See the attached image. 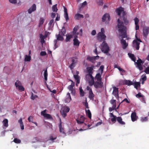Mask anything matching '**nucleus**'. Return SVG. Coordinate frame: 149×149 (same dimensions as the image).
Here are the masks:
<instances>
[{
    "instance_id": "8",
    "label": "nucleus",
    "mask_w": 149,
    "mask_h": 149,
    "mask_svg": "<svg viewBox=\"0 0 149 149\" xmlns=\"http://www.w3.org/2000/svg\"><path fill=\"white\" fill-rule=\"evenodd\" d=\"M113 90L112 94L115 96L117 99L119 98L118 88L115 86L113 87Z\"/></svg>"
},
{
    "instance_id": "23",
    "label": "nucleus",
    "mask_w": 149,
    "mask_h": 149,
    "mask_svg": "<svg viewBox=\"0 0 149 149\" xmlns=\"http://www.w3.org/2000/svg\"><path fill=\"white\" fill-rule=\"evenodd\" d=\"M123 19L124 23L125 25H127L129 23V20L127 18L126 16L125 15L123 17Z\"/></svg>"
},
{
    "instance_id": "17",
    "label": "nucleus",
    "mask_w": 149,
    "mask_h": 149,
    "mask_svg": "<svg viewBox=\"0 0 149 149\" xmlns=\"http://www.w3.org/2000/svg\"><path fill=\"white\" fill-rule=\"evenodd\" d=\"M36 6L35 4H33L31 7L28 10V12L29 14L31 13L32 12L36 10Z\"/></svg>"
},
{
    "instance_id": "31",
    "label": "nucleus",
    "mask_w": 149,
    "mask_h": 149,
    "mask_svg": "<svg viewBox=\"0 0 149 149\" xmlns=\"http://www.w3.org/2000/svg\"><path fill=\"white\" fill-rule=\"evenodd\" d=\"M56 37L57 38V40H58L63 41V36L61 35L60 34H58V35H56Z\"/></svg>"
},
{
    "instance_id": "52",
    "label": "nucleus",
    "mask_w": 149,
    "mask_h": 149,
    "mask_svg": "<svg viewBox=\"0 0 149 149\" xmlns=\"http://www.w3.org/2000/svg\"><path fill=\"white\" fill-rule=\"evenodd\" d=\"M117 118L116 116H115L114 117H113L111 118V121L113 123H115L116 122V120H117Z\"/></svg>"
},
{
    "instance_id": "16",
    "label": "nucleus",
    "mask_w": 149,
    "mask_h": 149,
    "mask_svg": "<svg viewBox=\"0 0 149 149\" xmlns=\"http://www.w3.org/2000/svg\"><path fill=\"white\" fill-rule=\"evenodd\" d=\"M93 66L87 67L86 71V73L88 74H92L93 73Z\"/></svg>"
},
{
    "instance_id": "36",
    "label": "nucleus",
    "mask_w": 149,
    "mask_h": 149,
    "mask_svg": "<svg viewBox=\"0 0 149 149\" xmlns=\"http://www.w3.org/2000/svg\"><path fill=\"white\" fill-rule=\"evenodd\" d=\"M66 30L65 28H63L59 32V34H60L61 36H64L66 33Z\"/></svg>"
},
{
    "instance_id": "61",
    "label": "nucleus",
    "mask_w": 149,
    "mask_h": 149,
    "mask_svg": "<svg viewBox=\"0 0 149 149\" xmlns=\"http://www.w3.org/2000/svg\"><path fill=\"white\" fill-rule=\"evenodd\" d=\"M143 95H141V93H139L136 95V97L137 98H140L142 97Z\"/></svg>"
},
{
    "instance_id": "59",
    "label": "nucleus",
    "mask_w": 149,
    "mask_h": 149,
    "mask_svg": "<svg viewBox=\"0 0 149 149\" xmlns=\"http://www.w3.org/2000/svg\"><path fill=\"white\" fill-rule=\"evenodd\" d=\"M61 114L63 117H65L67 116V113L66 112L63 110L61 112Z\"/></svg>"
},
{
    "instance_id": "5",
    "label": "nucleus",
    "mask_w": 149,
    "mask_h": 149,
    "mask_svg": "<svg viewBox=\"0 0 149 149\" xmlns=\"http://www.w3.org/2000/svg\"><path fill=\"white\" fill-rule=\"evenodd\" d=\"M106 38V36L104 34L100 32L98 33L97 36V39L100 42L104 41Z\"/></svg>"
},
{
    "instance_id": "3",
    "label": "nucleus",
    "mask_w": 149,
    "mask_h": 149,
    "mask_svg": "<svg viewBox=\"0 0 149 149\" xmlns=\"http://www.w3.org/2000/svg\"><path fill=\"white\" fill-rule=\"evenodd\" d=\"M86 80L89 81L90 85L92 86L93 85L94 78L92 74H87L85 76Z\"/></svg>"
},
{
    "instance_id": "13",
    "label": "nucleus",
    "mask_w": 149,
    "mask_h": 149,
    "mask_svg": "<svg viewBox=\"0 0 149 149\" xmlns=\"http://www.w3.org/2000/svg\"><path fill=\"white\" fill-rule=\"evenodd\" d=\"M140 42L137 41V40H134L133 41V47L136 49V50H138L139 49Z\"/></svg>"
},
{
    "instance_id": "40",
    "label": "nucleus",
    "mask_w": 149,
    "mask_h": 149,
    "mask_svg": "<svg viewBox=\"0 0 149 149\" xmlns=\"http://www.w3.org/2000/svg\"><path fill=\"white\" fill-rule=\"evenodd\" d=\"M86 114L89 118L91 119V114L89 110H86Z\"/></svg>"
},
{
    "instance_id": "27",
    "label": "nucleus",
    "mask_w": 149,
    "mask_h": 149,
    "mask_svg": "<svg viewBox=\"0 0 149 149\" xmlns=\"http://www.w3.org/2000/svg\"><path fill=\"white\" fill-rule=\"evenodd\" d=\"M88 97L90 100L94 99V95L93 92L92 90H90L89 92Z\"/></svg>"
},
{
    "instance_id": "37",
    "label": "nucleus",
    "mask_w": 149,
    "mask_h": 149,
    "mask_svg": "<svg viewBox=\"0 0 149 149\" xmlns=\"http://www.w3.org/2000/svg\"><path fill=\"white\" fill-rule=\"evenodd\" d=\"M78 29V26H75L73 29V31L72 32V33L73 35L75 36L76 35L77 33L79 34V33H77V31Z\"/></svg>"
},
{
    "instance_id": "44",
    "label": "nucleus",
    "mask_w": 149,
    "mask_h": 149,
    "mask_svg": "<svg viewBox=\"0 0 149 149\" xmlns=\"http://www.w3.org/2000/svg\"><path fill=\"white\" fill-rule=\"evenodd\" d=\"M45 20V19L43 18H41L40 20V22L39 23V26H41L44 23V21Z\"/></svg>"
},
{
    "instance_id": "46",
    "label": "nucleus",
    "mask_w": 149,
    "mask_h": 149,
    "mask_svg": "<svg viewBox=\"0 0 149 149\" xmlns=\"http://www.w3.org/2000/svg\"><path fill=\"white\" fill-rule=\"evenodd\" d=\"M116 107V104H114L113 106L112 107H109V111L110 112L112 111L113 110L115 109Z\"/></svg>"
},
{
    "instance_id": "18",
    "label": "nucleus",
    "mask_w": 149,
    "mask_h": 149,
    "mask_svg": "<svg viewBox=\"0 0 149 149\" xmlns=\"http://www.w3.org/2000/svg\"><path fill=\"white\" fill-rule=\"evenodd\" d=\"M149 27H145L143 29V36L146 37L149 33Z\"/></svg>"
},
{
    "instance_id": "50",
    "label": "nucleus",
    "mask_w": 149,
    "mask_h": 149,
    "mask_svg": "<svg viewBox=\"0 0 149 149\" xmlns=\"http://www.w3.org/2000/svg\"><path fill=\"white\" fill-rule=\"evenodd\" d=\"M79 91L80 96L82 97L84 96V93L81 88H80Z\"/></svg>"
},
{
    "instance_id": "45",
    "label": "nucleus",
    "mask_w": 149,
    "mask_h": 149,
    "mask_svg": "<svg viewBox=\"0 0 149 149\" xmlns=\"http://www.w3.org/2000/svg\"><path fill=\"white\" fill-rule=\"evenodd\" d=\"M97 4L100 6H102L103 4V0H97Z\"/></svg>"
},
{
    "instance_id": "33",
    "label": "nucleus",
    "mask_w": 149,
    "mask_h": 149,
    "mask_svg": "<svg viewBox=\"0 0 149 149\" xmlns=\"http://www.w3.org/2000/svg\"><path fill=\"white\" fill-rule=\"evenodd\" d=\"M47 37L46 36L45 37L43 36L42 34H40V42L42 44H43L45 42L44 40V38Z\"/></svg>"
},
{
    "instance_id": "41",
    "label": "nucleus",
    "mask_w": 149,
    "mask_h": 149,
    "mask_svg": "<svg viewBox=\"0 0 149 149\" xmlns=\"http://www.w3.org/2000/svg\"><path fill=\"white\" fill-rule=\"evenodd\" d=\"M44 75V76L45 79V81H47V80L48 76L47 69H46V70L45 71Z\"/></svg>"
},
{
    "instance_id": "39",
    "label": "nucleus",
    "mask_w": 149,
    "mask_h": 149,
    "mask_svg": "<svg viewBox=\"0 0 149 149\" xmlns=\"http://www.w3.org/2000/svg\"><path fill=\"white\" fill-rule=\"evenodd\" d=\"M31 57L30 56H28L26 55L25 56L24 61H30L31 60Z\"/></svg>"
},
{
    "instance_id": "4",
    "label": "nucleus",
    "mask_w": 149,
    "mask_h": 149,
    "mask_svg": "<svg viewBox=\"0 0 149 149\" xmlns=\"http://www.w3.org/2000/svg\"><path fill=\"white\" fill-rule=\"evenodd\" d=\"M15 85L16 89H18L20 91L22 92L24 91V88L22 86L21 82L18 80L16 81L15 82Z\"/></svg>"
},
{
    "instance_id": "1",
    "label": "nucleus",
    "mask_w": 149,
    "mask_h": 149,
    "mask_svg": "<svg viewBox=\"0 0 149 149\" xmlns=\"http://www.w3.org/2000/svg\"><path fill=\"white\" fill-rule=\"evenodd\" d=\"M117 27L118 29V31L121 34V36L122 38H126L127 37L126 33V27L124 26L123 22L121 21L119 19H118Z\"/></svg>"
},
{
    "instance_id": "19",
    "label": "nucleus",
    "mask_w": 149,
    "mask_h": 149,
    "mask_svg": "<svg viewBox=\"0 0 149 149\" xmlns=\"http://www.w3.org/2000/svg\"><path fill=\"white\" fill-rule=\"evenodd\" d=\"M135 24V30H139V26L138 23L139 22V19L136 17L134 19Z\"/></svg>"
},
{
    "instance_id": "20",
    "label": "nucleus",
    "mask_w": 149,
    "mask_h": 149,
    "mask_svg": "<svg viewBox=\"0 0 149 149\" xmlns=\"http://www.w3.org/2000/svg\"><path fill=\"white\" fill-rule=\"evenodd\" d=\"M131 117L132 120L133 122L136 120L138 118L136 116V113L135 112H133L132 113Z\"/></svg>"
},
{
    "instance_id": "7",
    "label": "nucleus",
    "mask_w": 149,
    "mask_h": 149,
    "mask_svg": "<svg viewBox=\"0 0 149 149\" xmlns=\"http://www.w3.org/2000/svg\"><path fill=\"white\" fill-rule=\"evenodd\" d=\"M135 63L137 64L136 67L139 70H143V67L142 64H143L144 63V61H142L141 59L139 58L137 60V62H136Z\"/></svg>"
},
{
    "instance_id": "21",
    "label": "nucleus",
    "mask_w": 149,
    "mask_h": 149,
    "mask_svg": "<svg viewBox=\"0 0 149 149\" xmlns=\"http://www.w3.org/2000/svg\"><path fill=\"white\" fill-rule=\"evenodd\" d=\"M121 42L122 45V47L123 49H125L128 46L127 43H126L125 40L122 39L120 40Z\"/></svg>"
},
{
    "instance_id": "32",
    "label": "nucleus",
    "mask_w": 149,
    "mask_h": 149,
    "mask_svg": "<svg viewBox=\"0 0 149 149\" xmlns=\"http://www.w3.org/2000/svg\"><path fill=\"white\" fill-rule=\"evenodd\" d=\"M59 131L61 133H62L63 134H65L64 131V130L63 128L62 127L61 123V122L59 125Z\"/></svg>"
},
{
    "instance_id": "43",
    "label": "nucleus",
    "mask_w": 149,
    "mask_h": 149,
    "mask_svg": "<svg viewBox=\"0 0 149 149\" xmlns=\"http://www.w3.org/2000/svg\"><path fill=\"white\" fill-rule=\"evenodd\" d=\"M54 24V20L53 19H52L51 20L48 24L49 26L50 27H51L52 26H53Z\"/></svg>"
},
{
    "instance_id": "53",
    "label": "nucleus",
    "mask_w": 149,
    "mask_h": 149,
    "mask_svg": "<svg viewBox=\"0 0 149 149\" xmlns=\"http://www.w3.org/2000/svg\"><path fill=\"white\" fill-rule=\"evenodd\" d=\"M64 17L67 22H68V21L69 20V19L68 17V13L64 14Z\"/></svg>"
},
{
    "instance_id": "15",
    "label": "nucleus",
    "mask_w": 149,
    "mask_h": 149,
    "mask_svg": "<svg viewBox=\"0 0 149 149\" xmlns=\"http://www.w3.org/2000/svg\"><path fill=\"white\" fill-rule=\"evenodd\" d=\"M107 21L109 22L110 19V17L108 13H106L104 14L102 18V21L104 22L106 20L107 18Z\"/></svg>"
},
{
    "instance_id": "54",
    "label": "nucleus",
    "mask_w": 149,
    "mask_h": 149,
    "mask_svg": "<svg viewBox=\"0 0 149 149\" xmlns=\"http://www.w3.org/2000/svg\"><path fill=\"white\" fill-rule=\"evenodd\" d=\"M38 96L36 95H34L33 94V93H31V99L33 100H34L35 98H37Z\"/></svg>"
},
{
    "instance_id": "2",
    "label": "nucleus",
    "mask_w": 149,
    "mask_h": 149,
    "mask_svg": "<svg viewBox=\"0 0 149 149\" xmlns=\"http://www.w3.org/2000/svg\"><path fill=\"white\" fill-rule=\"evenodd\" d=\"M101 50L104 53L107 54L109 50V48L105 41H104L101 45Z\"/></svg>"
},
{
    "instance_id": "26",
    "label": "nucleus",
    "mask_w": 149,
    "mask_h": 149,
    "mask_svg": "<svg viewBox=\"0 0 149 149\" xmlns=\"http://www.w3.org/2000/svg\"><path fill=\"white\" fill-rule=\"evenodd\" d=\"M95 57L93 56H88L87 58V60L91 61L93 63H94L95 62Z\"/></svg>"
},
{
    "instance_id": "51",
    "label": "nucleus",
    "mask_w": 149,
    "mask_h": 149,
    "mask_svg": "<svg viewBox=\"0 0 149 149\" xmlns=\"http://www.w3.org/2000/svg\"><path fill=\"white\" fill-rule=\"evenodd\" d=\"M140 84L139 82H136L134 84V87L136 88H137L139 86H140Z\"/></svg>"
},
{
    "instance_id": "6",
    "label": "nucleus",
    "mask_w": 149,
    "mask_h": 149,
    "mask_svg": "<svg viewBox=\"0 0 149 149\" xmlns=\"http://www.w3.org/2000/svg\"><path fill=\"white\" fill-rule=\"evenodd\" d=\"M93 85L94 87L96 88H101L103 86V83L102 81H97L95 82L94 80Z\"/></svg>"
},
{
    "instance_id": "64",
    "label": "nucleus",
    "mask_w": 149,
    "mask_h": 149,
    "mask_svg": "<svg viewBox=\"0 0 149 149\" xmlns=\"http://www.w3.org/2000/svg\"><path fill=\"white\" fill-rule=\"evenodd\" d=\"M9 2L15 4L17 2V0H9Z\"/></svg>"
},
{
    "instance_id": "38",
    "label": "nucleus",
    "mask_w": 149,
    "mask_h": 149,
    "mask_svg": "<svg viewBox=\"0 0 149 149\" xmlns=\"http://www.w3.org/2000/svg\"><path fill=\"white\" fill-rule=\"evenodd\" d=\"M128 55L132 60L134 62H135L136 58L134 56V55L133 54L130 53H128Z\"/></svg>"
},
{
    "instance_id": "63",
    "label": "nucleus",
    "mask_w": 149,
    "mask_h": 149,
    "mask_svg": "<svg viewBox=\"0 0 149 149\" xmlns=\"http://www.w3.org/2000/svg\"><path fill=\"white\" fill-rule=\"evenodd\" d=\"M71 92V93L74 96L75 94V91L74 89L70 91Z\"/></svg>"
},
{
    "instance_id": "9",
    "label": "nucleus",
    "mask_w": 149,
    "mask_h": 149,
    "mask_svg": "<svg viewBox=\"0 0 149 149\" xmlns=\"http://www.w3.org/2000/svg\"><path fill=\"white\" fill-rule=\"evenodd\" d=\"M72 63L69 66V67L71 70L73 69L75 67L76 63L77 62V58L74 57H72Z\"/></svg>"
},
{
    "instance_id": "57",
    "label": "nucleus",
    "mask_w": 149,
    "mask_h": 149,
    "mask_svg": "<svg viewBox=\"0 0 149 149\" xmlns=\"http://www.w3.org/2000/svg\"><path fill=\"white\" fill-rule=\"evenodd\" d=\"M70 110V109L68 107H66L63 109V111L66 112V113H68Z\"/></svg>"
},
{
    "instance_id": "24",
    "label": "nucleus",
    "mask_w": 149,
    "mask_h": 149,
    "mask_svg": "<svg viewBox=\"0 0 149 149\" xmlns=\"http://www.w3.org/2000/svg\"><path fill=\"white\" fill-rule=\"evenodd\" d=\"M101 73L100 74V73H98L96 74L95 77V79L97 80V81H102V76Z\"/></svg>"
},
{
    "instance_id": "11",
    "label": "nucleus",
    "mask_w": 149,
    "mask_h": 149,
    "mask_svg": "<svg viewBox=\"0 0 149 149\" xmlns=\"http://www.w3.org/2000/svg\"><path fill=\"white\" fill-rule=\"evenodd\" d=\"M116 13H118L119 16H120L121 13H122L123 16L125 15V12L124 11V9L122 7H120L117 8L116 10Z\"/></svg>"
},
{
    "instance_id": "55",
    "label": "nucleus",
    "mask_w": 149,
    "mask_h": 149,
    "mask_svg": "<svg viewBox=\"0 0 149 149\" xmlns=\"http://www.w3.org/2000/svg\"><path fill=\"white\" fill-rule=\"evenodd\" d=\"M113 97L112 98V100H111L110 101V103L113 105V104H116V100H113Z\"/></svg>"
},
{
    "instance_id": "29",
    "label": "nucleus",
    "mask_w": 149,
    "mask_h": 149,
    "mask_svg": "<svg viewBox=\"0 0 149 149\" xmlns=\"http://www.w3.org/2000/svg\"><path fill=\"white\" fill-rule=\"evenodd\" d=\"M73 35L70 34L68 35L66 34V38L65 39V41L66 42L70 41V39L72 38L73 36Z\"/></svg>"
},
{
    "instance_id": "47",
    "label": "nucleus",
    "mask_w": 149,
    "mask_h": 149,
    "mask_svg": "<svg viewBox=\"0 0 149 149\" xmlns=\"http://www.w3.org/2000/svg\"><path fill=\"white\" fill-rule=\"evenodd\" d=\"M125 84L128 86L133 85V83L130 80L126 81Z\"/></svg>"
},
{
    "instance_id": "10",
    "label": "nucleus",
    "mask_w": 149,
    "mask_h": 149,
    "mask_svg": "<svg viewBox=\"0 0 149 149\" xmlns=\"http://www.w3.org/2000/svg\"><path fill=\"white\" fill-rule=\"evenodd\" d=\"M85 119V118L83 116L81 115L78 116L76 120L78 124H81L84 123Z\"/></svg>"
},
{
    "instance_id": "28",
    "label": "nucleus",
    "mask_w": 149,
    "mask_h": 149,
    "mask_svg": "<svg viewBox=\"0 0 149 149\" xmlns=\"http://www.w3.org/2000/svg\"><path fill=\"white\" fill-rule=\"evenodd\" d=\"M84 16L82 15L77 13L75 15L74 18L76 19L79 20L81 18H83Z\"/></svg>"
},
{
    "instance_id": "48",
    "label": "nucleus",
    "mask_w": 149,
    "mask_h": 149,
    "mask_svg": "<svg viewBox=\"0 0 149 149\" xmlns=\"http://www.w3.org/2000/svg\"><path fill=\"white\" fill-rule=\"evenodd\" d=\"M148 120V117H146L144 118H141V120L142 122H143L147 121Z\"/></svg>"
},
{
    "instance_id": "34",
    "label": "nucleus",
    "mask_w": 149,
    "mask_h": 149,
    "mask_svg": "<svg viewBox=\"0 0 149 149\" xmlns=\"http://www.w3.org/2000/svg\"><path fill=\"white\" fill-rule=\"evenodd\" d=\"M70 81H71L72 82L71 84L68 87V89H69L70 91L74 89L73 88V87L74 86V82L72 80H71Z\"/></svg>"
},
{
    "instance_id": "12",
    "label": "nucleus",
    "mask_w": 149,
    "mask_h": 149,
    "mask_svg": "<svg viewBox=\"0 0 149 149\" xmlns=\"http://www.w3.org/2000/svg\"><path fill=\"white\" fill-rule=\"evenodd\" d=\"M47 111L46 109H45L43 111H42L41 113V115L43 116L45 118L47 119L52 118V117L50 115L46 113Z\"/></svg>"
},
{
    "instance_id": "56",
    "label": "nucleus",
    "mask_w": 149,
    "mask_h": 149,
    "mask_svg": "<svg viewBox=\"0 0 149 149\" xmlns=\"http://www.w3.org/2000/svg\"><path fill=\"white\" fill-rule=\"evenodd\" d=\"M33 117L32 116H30L28 118V120L29 122H31L33 123Z\"/></svg>"
},
{
    "instance_id": "30",
    "label": "nucleus",
    "mask_w": 149,
    "mask_h": 149,
    "mask_svg": "<svg viewBox=\"0 0 149 149\" xmlns=\"http://www.w3.org/2000/svg\"><path fill=\"white\" fill-rule=\"evenodd\" d=\"M18 122L20 124V127L21 129L22 130H23L24 129V125L23 124V122H22V118H20L18 120Z\"/></svg>"
},
{
    "instance_id": "62",
    "label": "nucleus",
    "mask_w": 149,
    "mask_h": 149,
    "mask_svg": "<svg viewBox=\"0 0 149 149\" xmlns=\"http://www.w3.org/2000/svg\"><path fill=\"white\" fill-rule=\"evenodd\" d=\"M47 54L46 52L45 51H42L40 53V55L41 56H44Z\"/></svg>"
},
{
    "instance_id": "14",
    "label": "nucleus",
    "mask_w": 149,
    "mask_h": 149,
    "mask_svg": "<svg viewBox=\"0 0 149 149\" xmlns=\"http://www.w3.org/2000/svg\"><path fill=\"white\" fill-rule=\"evenodd\" d=\"M78 35V33H77L76 35L74 36V38L73 39V44L74 45L76 46H78L79 45L80 42L79 40L77 38V35Z\"/></svg>"
},
{
    "instance_id": "42",
    "label": "nucleus",
    "mask_w": 149,
    "mask_h": 149,
    "mask_svg": "<svg viewBox=\"0 0 149 149\" xmlns=\"http://www.w3.org/2000/svg\"><path fill=\"white\" fill-rule=\"evenodd\" d=\"M52 10L53 12H57L58 9L57 7V4H56L53 5L52 7Z\"/></svg>"
},
{
    "instance_id": "22",
    "label": "nucleus",
    "mask_w": 149,
    "mask_h": 149,
    "mask_svg": "<svg viewBox=\"0 0 149 149\" xmlns=\"http://www.w3.org/2000/svg\"><path fill=\"white\" fill-rule=\"evenodd\" d=\"M71 100L70 93H68L67 94L65 100V101L66 103H69Z\"/></svg>"
},
{
    "instance_id": "60",
    "label": "nucleus",
    "mask_w": 149,
    "mask_h": 149,
    "mask_svg": "<svg viewBox=\"0 0 149 149\" xmlns=\"http://www.w3.org/2000/svg\"><path fill=\"white\" fill-rule=\"evenodd\" d=\"M104 68V66L103 65H102L99 68V70H101V74H102V73Z\"/></svg>"
},
{
    "instance_id": "49",
    "label": "nucleus",
    "mask_w": 149,
    "mask_h": 149,
    "mask_svg": "<svg viewBox=\"0 0 149 149\" xmlns=\"http://www.w3.org/2000/svg\"><path fill=\"white\" fill-rule=\"evenodd\" d=\"M13 141L16 143H19L21 142V140L17 138H15L13 140Z\"/></svg>"
},
{
    "instance_id": "35",
    "label": "nucleus",
    "mask_w": 149,
    "mask_h": 149,
    "mask_svg": "<svg viewBox=\"0 0 149 149\" xmlns=\"http://www.w3.org/2000/svg\"><path fill=\"white\" fill-rule=\"evenodd\" d=\"M3 123L4 127H8V120L7 119H4L3 121Z\"/></svg>"
},
{
    "instance_id": "58",
    "label": "nucleus",
    "mask_w": 149,
    "mask_h": 149,
    "mask_svg": "<svg viewBox=\"0 0 149 149\" xmlns=\"http://www.w3.org/2000/svg\"><path fill=\"white\" fill-rule=\"evenodd\" d=\"M144 72L147 74H149V66L146 68Z\"/></svg>"
},
{
    "instance_id": "25",
    "label": "nucleus",
    "mask_w": 149,
    "mask_h": 149,
    "mask_svg": "<svg viewBox=\"0 0 149 149\" xmlns=\"http://www.w3.org/2000/svg\"><path fill=\"white\" fill-rule=\"evenodd\" d=\"M117 120L120 124L123 125L125 124V122L122 121V119L120 117H118L117 118Z\"/></svg>"
}]
</instances>
